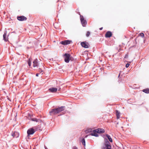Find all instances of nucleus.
Segmentation results:
<instances>
[{"label":"nucleus","instance_id":"nucleus-12","mask_svg":"<svg viewBox=\"0 0 149 149\" xmlns=\"http://www.w3.org/2000/svg\"><path fill=\"white\" fill-rule=\"evenodd\" d=\"M112 33L110 31H108L105 35V37L106 38H109L111 36Z\"/></svg>","mask_w":149,"mask_h":149},{"label":"nucleus","instance_id":"nucleus-4","mask_svg":"<svg viewBox=\"0 0 149 149\" xmlns=\"http://www.w3.org/2000/svg\"><path fill=\"white\" fill-rule=\"evenodd\" d=\"M79 15H80V19L81 23L83 26L84 27L87 24V22L86 20L84 19L83 16L81 15L80 14H79Z\"/></svg>","mask_w":149,"mask_h":149},{"label":"nucleus","instance_id":"nucleus-28","mask_svg":"<svg viewBox=\"0 0 149 149\" xmlns=\"http://www.w3.org/2000/svg\"><path fill=\"white\" fill-rule=\"evenodd\" d=\"M39 74H37L36 75V76H38Z\"/></svg>","mask_w":149,"mask_h":149},{"label":"nucleus","instance_id":"nucleus-24","mask_svg":"<svg viewBox=\"0 0 149 149\" xmlns=\"http://www.w3.org/2000/svg\"><path fill=\"white\" fill-rule=\"evenodd\" d=\"M140 35H141V36L142 37H143L144 36V34L143 33H141L140 34Z\"/></svg>","mask_w":149,"mask_h":149},{"label":"nucleus","instance_id":"nucleus-29","mask_svg":"<svg viewBox=\"0 0 149 149\" xmlns=\"http://www.w3.org/2000/svg\"><path fill=\"white\" fill-rule=\"evenodd\" d=\"M121 50V49L120 48L119 49V50L118 51V52H120Z\"/></svg>","mask_w":149,"mask_h":149},{"label":"nucleus","instance_id":"nucleus-27","mask_svg":"<svg viewBox=\"0 0 149 149\" xmlns=\"http://www.w3.org/2000/svg\"><path fill=\"white\" fill-rule=\"evenodd\" d=\"M103 29V27H101V28H100V30H102Z\"/></svg>","mask_w":149,"mask_h":149},{"label":"nucleus","instance_id":"nucleus-14","mask_svg":"<svg viewBox=\"0 0 149 149\" xmlns=\"http://www.w3.org/2000/svg\"><path fill=\"white\" fill-rule=\"evenodd\" d=\"M12 136L15 138H17L19 136V134L17 132H14L12 134Z\"/></svg>","mask_w":149,"mask_h":149},{"label":"nucleus","instance_id":"nucleus-19","mask_svg":"<svg viewBox=\"0 0 149 149\" xmlns=\"http://www.w3.org/2000/svg\"><path fill=\"white\" fill-rule=\"evenodd\" d=\"M6 33H4V34L3 35V38L4 40L5 41H7V40H8V39L7 38H6Z\"/></svg>","mask_w":149,"mask_h":149},{"label":"nucleus","instance_id":"nucleus-31","mask_svg":"<svg viewBox=\"0 0 149 149\" xmlns=\"http://www.w3.org/2000/svg\"><path fill=\"white\" fill-rule=\"evenodd\" d=\"M120 74H119V75L118 77H119V76H120Z\"/></svg>","mask_w":149,"mask_h":149},{"label":"nucleus","instance_id":"nucleus-30","mask_svg":"<svg viewBox=\"0 0 149 149\" xmlns=\"http://www.w3.org/2000/svg\"><path fill=\"white\" fill-rule=\"evenodd\" d=\"M45 149H48L46 147H45Z\"/></svg>","mask_w":149,"mask_h":149},{"label":"nucleus","instance_id":"nucleus-6","mask_svg":"<svg viewBox=\"0 0 149 149\" xmlns=\"http://www.w3.org/2000/svg\"><path fill=\"white\" fill-rule=\"evenodd\" d=\"M81 46L85 48H88L89 47L90 45L88 43L86 42H81Z\"/></svg>","mask_w":149,"mask_h":149},{"label":"nucleus","instance_id":"nucleus-26","mask_svg":"<svg viewBox=\"0 0 149 149\" xmlns=\"http://www.w3.org/2000/svg\"><path fill=\"white\" fill-rule=\"evenodd\" d=\"M72 149H77V148L76 146H74L72 147Z\"/></svg>","mask_w":149,"mask_h":149},{"label":"nucleus","instance_id":"nucleus-22","mask_svg":"<svg viewBox=\"0 0 149 149\" xmlns=\"http://www.w3.org/2000/svg\"><path fill=\"white\" fill-rule=\"evenodd\" d=\"M90 32L89 31H87V33H86V36L87 37H88L90 35Z\"/></svg>","mask_w":149,"mask_h":149},{"label":"nucleus","instance_id":"nucleus-23","mask_svg":"<svg viewBox=\"0 0 149 149\" xmlns=\"http://www.w3.org/2000/svg\"><path fill=\"white\" fill-rule=\"evenodd\" d=\"M130 65V64H129V63H127L126 65V66H125V67L127 68H128L129 66Z\"/></svg>","mask_w":149,"mask_h":149},{"label":"nucleus","instance_id":"nucleus-1","mask_svg":"<svg viewBox=\"0 0 149 149\" xmlns=\"http://www.w3.org/2000/svg\"><path fill=\"white\" fill-rule=\"evenodd\" d=\"M104 130L103 129L98 128L93 130V132L91 133L90 134V135L91 136H93L97 137L98 136V135L97 133H104Z\"/></svg>","mask_w":149,"mask_h":149},{"label":"nucleus","instance_id":"nucleus-20","mask_svg":"<svg viewBox=\"0 0 149 149\" xmlns=\"http://www.w3.org/2000/svg\"><path fill=\"white\" fill-rule=\"evenodd\" d=\"M81 142L83 145H84V146L85 145V139H82Z\"/></svg>","mask_w":149,"mask_h":149},{"label":"nucleus","instance_id":"nucleus-9","mask_svg":"<svg viewBox=\"0 0 149 149\" xmlns=\"http://www.w3.org/2000/svg\"><path fill=\"white\" fill-rule=\"evenodd\" d=\"M17 19L20 21H26L27 19V18L24 16H18Z\"/></svg>","mask_w":149,"mask_h":149},{"label":"nucleus","instance_id":"nucleus-25","mask_svg":"<svg viewBox=\"0 0 149 149\" xmlns=\"http://www.w3.org/2000/svg\"><path fill=\"white\" fill-rule=\"evenodd\" d=\"M88 131V132H91L92 131V130L91 129H89Z\"/></svg>","mask_w":149,"mask_h":149},{"label":"nucleus","instance_id":"nucleus-21","mask_svg":"<svg viewBox=\"0 0 149 149\" xmlns=\"http://www.w3.org/2000/svg\"><path fill=\"white\" fill-rule=\"evenodd\" d=\"M31 61L30 59H29L28 61V63L29 66H31Z\"/></svg>","mask_w":149,"mask_h":149},{"label":"nucleus","instance_id":"nucleus-10","mask_svg":"<svg viewBox=\"0 0 149 149\" xmlns=\"http://www.w3.org/2000/svg\"><path fill=\"white\" fill-rule=\"evenodd\" d=\"M64 107L62 106L59 108L55 109L57 113H59L63 111L64 109Z\"/></svg>","mask_w":149,"mask_h":149},{"label":"nucleus","instance_id":"nucleus-18","mask_svg":"<svg viewBox=\"0 0 149 149\" xmlns=\"http://www.w3.org/2000/svg\"><path fill=\"white\" fill-rule=\"evenodd\" d=\"M32 120L34 121H36L37 122H39L40 121V119H37L36 118H33L31 119Z\"/></svg>","mask_w":149,"mask_h":149},{"label":"nucleus","instance_id":"nucleus-5","mask_svg":"<svg viewBox=\"0 0 149 149\" xmlns=\"http://www.w3.org/2000/svg\"><path fill=\"white\" fill-rule=\"evenodd\" d=\"M105 148L104 149H111V146L107 139H105Z\"/></svg>","mask_w":149,"mask_h":149},{"label":"nucleus","instance_id":"nucleus-3","mask_svg":"<svg viewBox=\"0 0 149 149\" xmlns=\"http://www.w3.org/2000/svg\"><path fill=\"white\" fill-rule=\"evenodd\" d=\"M64 56L65 61L67 63H69L71 58L70 55L68 54H65Z\"/></svg>","mask_w":149,"mask_h":149},{"label":"nucleus","instance_id":"nucleus-2","mask_svg":"<svg viewBox=\"0 0 149 149\" xmlns=\"http://www.w3.org/2000/svg\"><path fill=\"white\" fill-rule=\"evenodd\" d=\"M33 66L34 68H39V69H41V68L43 67L42 63L41 64L39 63L37 59H36L33 61Z\"/></svg>","mask_w":149,"mask_h":149},{"label":"nucleus","instance_id":"nucleus-8","mask_svg":"<svg viewBox=\"0 0 149 149\" xmlns=\"http://www.w3.org/2000/svg\"><path fill=\"white\" fill-rule=\"evenodd\" d=\"M35 132V130L32 128L29 129L27 131L28 136H29L31 134H33Z\"/></svg>","mask_w":149,"mask_h":149},{"label":"nucleus","instance_id":"nucleus-7","mask_svg":"<svg viewBox=\"0 0 149 149\" xmlns=\"http://www.w3.org/2000/svg\"><path fill=\"white\" fill-rule=\"evenodd\" d=\"M71 42V40H65L61 42L60 43L64 45H66L70 44Z\"/></svg>","mask_w":149,"mask_h":149},{"label":"nucleus","instance_id":"nucleus-15","mask_svg":"<svg viewBox=\"0 0 149 149\" xmlns=\"http://www.w3.org/2000/svg\"><path fill=\"white\" fill-rule=\"evenodd\" d=\"M116 116L117 119H119L120 118V113L118 110H116Z\"/></svg>","mask_w":149,"mask_h":149},{"label":"nucleus","instance_id":"nucleus-13","mask_svg":"<svg viewBox=\"0 0 149 149\" xmlns=\"http://www.w3.org/2000/svg\"><path fill=\"white\" fill-rule=\"evenodd\" d=\"M49 90L51 92L55 93L57 91V89L56 88L52 87L49 88Z\"/></svg>","mask_w":149,"mask_h":149},{"label":"nucleus","instance_id":"nucleus-11","mask_svg":"<svg viewBox=\"0 0 149 149\" xmlns=\"http://www.w3.org/2000/svg\"><path fill=\"white\" fill-rule=\"evenodd\" d=\"M56 111L55 109H52L49 111L50 114L52 116L56 114H57Z\"/></svg>","mask_w":149,"mask_h":149},{"label":"nucleus","instance_id":"nucleus-16","mask_svg":"<svg viewBox=\"0 0 149 149\" xmlns=\"http://www.w3.org/2000/svg\"><path fill=\"white\" fill-rule=\"evenodd\" d=\"M106 136L107 137V138L109 140V141L111 142H113V141H112V139L111 138V137L109 135H108V134H106Z\"/></svg>","mask_w":149,"mask_h":149},{"label":"nucleus","instance_id":"nucleus-17","mask_svg":"<svg viewBox=\"0 0 149 149\" xmlns=\"http://www.w3.org/2000/svg\"><path fill=\"white\" fill-rule=\"evenodd\" d=\"M143 92L146 93H149V88H147L142 90Z\"/></svg>","mask_w":149,"mask_h":149}]
</instances>
